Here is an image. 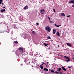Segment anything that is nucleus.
I'll list each match as a JSON object with an SVG mask.
<instances>
[{
	"instance_id": "nucleus-3",
	"label": "nucleus",
	"mask_w": 74,
	"mask_h": 74,
	"mask_svg": "<svg viewBox=\"0 0 74 74\" xmlns=\"http://www.w3.org/2000/svg\"><path fill=\"white\" fill-rule=\"evenodd\" d=\"M18 50L20 52H23V49L22 47L19 48Z\"/></svg>"
},
{
	"instance_id": "nucleus-48",
	"label": "nucleus",
	"mask_w": 74,
	"mask_h": 74,
	"mask_svg": "<svg viewBox=\"0 0 74 74\" xmlns=\"http://www.w3.org/2000/svg\"><path fill=\"white\" fill-rule=\"evenodd\" d=\"M73 0V1H74V0Z\"/></svg>"
},
{
	"instance_id": "nucleus-24",
	"label": "nucleus",
	"mask_w": 74,
	"mask_h": 74,
	"mask_svg": "<svg viewBox=\"0 0 74 74\" xmlns=\"http://www.w3.org/2000/svg\"><path fill=\"white\" fill-rule=\"evenodd\" d=\"M37 68H39V67H40V66H39V65H37Z\"/></svg>"
},
{
	"instance_id": "nucleus-11",
	"label": "nucleus",
	"mask_w": 74,
	"mask_h": 74,
	"mask_svg": "<svg viewBox=\"0 0 74 74\" xmlns=\"http://www.w3.org/2000/svg\"><path fill=\"white\" fill-rule=\"evenodd\" d=\"M54 25H55V26H56V27H59V26H60V25H56V24H55Z\"/></svg>"
},
{
	"instance_id": "nucleus-47",
	"label": "nucleus",
	"mask_w": 74,
	"mask_h": 74,
	"mask_svg": "<svg viewBox=\"0 0 74 74\" xmlns=\"http://www.w3.org/2000/svg\"><path fill=\"white\" fill-rule=\"evenodd\" d=\"M73 59H74V58H73Z\"/></svg>"
},
{
	"instance_id": "nucleus-32",
	"label": "nucleus",
	"mask_w": 74,
	"mask_h": 74,
	"mask_svg": "<svg viewBox=\"0 0 74 74\" xmlns=\"http://www.w3.org/2000/svg\"><path fill=\"white\" fill-rule=\"evenodd\" d=\"M34 64H35L36 63L35 62H34Z\"/></svg>"
},
{
	"instance_id": "nucleus-16",
	"label": "nucleus",
	"mask_w": 74,
	"mask_h": 74,
	"mask_svg": "<svg viewBox=\"0 0 74 74\" xmlns=\"http://www.w3.org/2000/svg\"><path fill=\"white\" fill-rule=\"evenodd\" d=\"M47 38L48 39H50V40H51V37L50 36H49Z\"/></svg>"
},
{
	"instance_id": "nucleus-40",
	"label": "nucleus",
	"mask_w": 74,
	"mask_h": 74,
	"mask_svg": "<svg viewBox=\"0 0 74 74\" xmlns=\"http://www.w3.org/2000/svg\"><path fill=\"white\" fill-rule=\"evenodd\" d=\"M3 8H5V7L4 6V7H3Z\"/></svg>"
},
{
	"instance_id": "nucleus-38",
	"label": "nucleus",
	"mask_w": 74,
	"mask_h": 74,
	"mask_svg": "<svg viewBox=\"0 0 74 74\" xmlns=\"http://www.w3.org/2000/svg\"><path fill=\"white\" fill-rule=\"evenodd\" d=\"M59 56H62V55H59Z\"/></svg>"
},
{
	"instance_id": "nucleus-23",
	"label": "nucleus",
	"mask_w": 74,
	"mask_h": 74,
	"mask_svg": "<svg viewBox=\"0 0 74 74\" xmlns=\"http://www.w3.org/2000/svg\"><path fill=\"white\" fill-rule=\"evenodd\" d=\"M14 43H16V44H18V42L16 41H15Z\"/></svg>"
},
{
	"instance_id": "nucleus-7",
	"label": "nucleus",
	"mask_w": 74,
	"mask_h": 74,
	"mask_svg": "<svg viewBox=\"0 0 74 74\" xmlns=\"http://www.w3.org/2000/svg\"><path fill=\"white\" fill-rule=\"evenodd\" d=\"M0 11L1 12H5V9L1 10Z\"/></svg>"
},
{
	"instance_id": "nucleus-12",
	"label": "nucleus",
	"mask_w": 74,
	"mask_h": 74,
	"mask_svg": "<svg viewBox=\"0 0 74 74\" xmlns=\"http://www.w3.org/2000/svg\"><path fill=\"white\" fill-rule=\"evenodd\" d=\"M56 32V31L55 29H53V34H55Z\"/></svg>"
},
{
	"instance_id": "nucleus-20",
	"label": "nucleus",
	"mask_w": 74,
	"mask_h": 74,
	"mask_svg": "<svg viewBox=\"0 0 74 74\" xmlns=\"http://www.w3.org/2000/svg\"><path fill=\"white\" fill-rule=\"evenodd\" d=\"M43 44L44 45H45V46H47V45H48V44H46L45 43H44Z\"/></svg>"
},
{
	"instance_id": "nucleus-46",
	"label": "nucleus",
	"mask_w": 74,
	"mask_h": 74,
	"mask_svg": "<svg viewBox=\"0 0 74 74\" xmlns=\"http://www.w3.org/2000/svg\"><path fill=\"white\" fill-rule=\"evenodd\" d=\"M0 44H1V43H0Z\"/></svg>"
},
{
	"instance_id": "nucleus-35",
	"label": "nucleus",
	"mask_w": 74,
	"mask_h": 74,
	"mask_svg": "<svg viewBox=\"0 0 74 74\" xmlns=\"http://www.w3.org/2000/svg\"><path fill=\"white\" fill-rule=\"evenodd\" d=\"M21 66H23V64H21Z\"/></svg>"
},
{
	"instance_id": "nucleus-33",
	"label": "nucleus",
	"mask_w": 74,
	"mask_h": 74,
	"mask_svg": "<svg viewBox=\"0 0 74 74\" xmlns=\"http://www.w3.org/2000/svg\"><path fill=\"white\" fill-rule=\"evenodd\" d=\"M66 59H69V58L68 57H66Z\"/></svg>"
},
{
	"instance_id": "nucleus-8",
	"label": "nucleus",
	"mask_w": 74,
	"mask_h": 74,
	"mask_svg": "<svg viewBox=\"0 0 74 74\" xmlns=\"http://www.w3.org/2000/svg\"><path fill=\"white\" fill-rule=\"evenodd\" d=\"M44 70V71H48V69L47 68H44L43 69Z\"/></svg>"
},
{
	"instance_id": "nucleus-43",
	"label": "nucleus",
	"mask_w": 74,
	"mask_h": 74,
	"mask_svg": "<svg viewBox=\"0 0 74 74\" xmlns=\"http://www.w3.org/2000/svg\"><path fill=\"white\" fill-rule=\"evenodd\" d=\"M54 60H56V59L54 58Z\"/></svg>"
},
{
	"instance_id": "nucleus-26",
	"label": "nucleus",
	"mask_w": 74,
	"mask_h": 74,
	"mask_svg": "<svg viewBox=\"0 0 74 74\" xmlns=\"http://www.w3.org/2000/svg\"><path fill=\"white\" fill-rule=\"evenodd\" d=\"M53 11H54V12H56L55 9H53Z\"/></svg>"
},
{
	"instance_id": "nucleus-18",
	"label": "nucleus",
	"mask_w": 74,
	"mask_h": 74,
	"mask_svg": "<svg viewBox=\"0 0 74 74\" xmlns=\"http://www.w3.org/2000/svg\"><path fill=\"white\" fill-rule=\"evenodd\" d=\"M60 70H61V68H59L58 71H59H59H60Z\"/></svg>"
},
{
	"instance_id": "nucleus-31",
	"label": "nucleus",
	"mask_w": 74,
	"mask_h": 74,
	"mask_svg": "<svg viewBox=\"0 0 74 74\" xmlns=\"http://www.w3.org/2000/svg\"><path fill=\"white\" fill-rule=\"evenodd\" d=\"M68 62H69V61H70V60L68 59Z\"/></svg>"
},
{
	"instance_id": "nucleus-13",
	"label": "nucleus",
	"mask_w": 74,
	"mask_h": 74,
	"mask_svg": "<svg viewBox=\"0 0 74 74\" xmlns=\"http://www.w3.org/2000/svg\"><path fill=\"white\" fill-rule=\"evenodd\" d=\"M2 1H3L2 0H0V4H2V5H3V3H2Z\"/></svg>"
},
{
	"instance_id": "nucleus-44",
	"label": "nucleus",
	"mask_w": 74,
	"mask_h": 74,
	"mask_svg": "<svg viewBox=\"0 0 74 74\" xmlns=\"http://www.w3.org/2000/svg\"><path fill=\"white\" fill-rule=\"evenodd\" d=\"M43 64H43V63L42 64V65H43Z\"/></svg>"
},
{
	"instance_id": "nucleus-37",
	"label": "nucleus",
	"mask_w": 74,
	"mask_h": 74,
	"mask_svg": "<svg viewBox=\"0 0 74 74\" xmlns=\"http://www.w3.org/2000/svg\"><path fill=\"white\" fill-rule=\"evenodd\" d=\"M66 62H68V60H66Z\"/></svg>"
},
{
	"instance_id": "nucleus-42",
	"label": "nucleus",
	"mask_w": 74,
	"mask_h": 74,
	"mask_svg": "<svg viewBox=\"0 0 74 74\" xmlns=\"http://www.w3.org/2000/svg\"><path fill=\"white\" fill-rule=\"evenodd\" d=\"M58 47H59V45H58Z\"/></svg>"
},
{
	"instance_id": "nucleus-34",
	"label": "nucleus",
	"mask_w": 74,
	"mask_h": 74,
	"mask_svg": "<svg viewBox=\"0 0 74 74\" xmlns=\"http://www.w3.org/2000/svg\"><path fill=\"white\" fill-rule=\"evenodd\" d=\"M59 73L60 74H62V73H61V72H60Z\"/></svg>"
},
{
	"instance_id": "nucleus-2",
	"label": "nucleus",
	"mask_w": 74,
	"mask_h": 74,
	"mask_svg": "<svg viewBox=\"0 0 74 74\" xmlns=\"http://www.w3.org/2000/svg\"><path fill=\"white\" fill-rule=\"evenodd\" d=\"M40 13L42 15L45 13V10L43 9H42L40 11Z\"/></svg>"
},
{
	"instance_id": "nucleus-1",
	"label": "nucleus",
	"mask_w": 74,
	"mask_h": 74,
	"mask_svg": "<svg viewBox=\"0 0 74 74\" xmlns=\"http://www.w3.org/2000/svg\"><path fill=\"white\" fill-rule=\"evenodd\" d=\"M45 29L48 32H51V27L48 26H47L45 27Z\"/></svg>"
},
{
	"instance_id": "nucleus-39",
	"label": "nucleus",
	"mask_w": 74,
	"mask_h": 74,
	"mask_svg": "<svg viewBox=\"0 0 74 74\" xmlns=\"http://www.w3.org/2000/svg\"><path fill=\"white\" fill-rule=\"evenodd\" d=\"M64 58H66V56H64Z\"/></svg>"
},
{
	"instance_id": "nucleus-21",
	"label": "nucleus",
	"mask_w": 74,
	"mask_h": 74,
	"mask_svg": "<svg viewBox=\"0 0 74 74\" xmlns=\"http://www.w3.org/2000/svg\"><path fill=\"white\" fill-rule=\"evenodd\" d=\"M54 73H57V74H59V73L57 71H55Z\"/></svg>"
},
{
	"instance_id": "nucleus-9",
	"label": "nucleus",
	"mask_w": 74,
	"mask_h": 74,
	"mask_svg": "<svg viewBox=\"0 0 74 74\" xmlns=\"http://www.w3.org/2000/svg\"><path fill=\"white\" fill-rule=\"evenodd\" d=\"M61 16H65V14L64 13H62L61 14Z\"/></svg>"
},
{
	"instance_id": "nucleus-28",
	"label": "nucleus",
	"mask_w": 74,
	"mask_h": 74,
	"mask_svg": "<svg viewBox=\"0 0 74 74\" xmlns=\"http://www.w3.org/2000/svg\"><path fill=\"white\" fill-rule=\"evenodd\" d=\"M36 25H39V23H36Z\"/></svg>"
},
{
	"instance_id": "nucleus-17",
	"label": "nucleus",
	"mask_w": 74,
	"mask_h": 74,
	"mask_svg": "<svg viewBox=\"0 0 74 74\" xmlns=\"http://www.w3.org/2000/svg\"><path fill=\"white\" fill-rule=\"evenodd\" d=\"M40 67L41 69H43V66L42 65L40 66Z\"/></svg>"
},
{
	"instance_id": "nucleus-22",
	"label": "nucleus",
	"mask_w": 74,
	"mask_h": 74,
	"mask_svg": "<svg viewBox=\"0 0 74 74\" xmlns=\"http://www.w3.org/2000/svg\"><path fill=\"white\" fill-rule=\"evenodd\" d=\"M49 22H50V23H53V21H50Z\"/></svg>"
},
{
	"instance_id": "nucleus-36",
	"label": "nucleus",
	"mask_w": 74,
	"mask_h": 74,
	"mask_svg": "<svg viewBox=\"0 0 74 74\" xmlns=\"http://www.w3.org/2000/svg\"><path fill=\"white\" fill-rule=\"evenodd\" d=\"M48 50H50V48H49L48 49Z\"/></svg>"
},
{
	"instance_id": "nucleus-4",
	"label": "nucleus",
	"mask_w": 74,
	"mask_h": 74,
	"mask_svg": "<svg viewBox=\"0 0 74 74\" xmlns=\"http://www.w3.org/2000/svg\"><path fill=\"white\" fill-rule=\"evenodd\" d=\"M28 8L29 7L28 6L26 5L24 8V10H27V9H28Z\"/></svg>"
},
{
	"instance_id": "nucleus-6",
	"label": "nucleus",
	"mask_w": 74,
	"mask_h": 74,
	"mask_svg": "<svg viewBox=\"0 0 74 74\" xmlns=\"http://www.w3.org/2000/svg\"><path fill=\"white\" fill-rule=\"evenodd\" d=\"M66 44H67V45H68V46H69V47H71V45L69 43H66Z\"/></svg>"
},
{
	"instance_id": "nucleus-30",
	"label": "nucleus",
	"mask_w": 74,
	"mask_h": 74,
	"mask_svg": "<svg viewBox=\"0 0 74 74\" xmlns=\"http://www.w3.org/2000/svg\"><path fill=\"white\" fill-rule=\"evenodd\" d=\"M71 67H72V66H69L68 68H71Z\"/></svg>"
},
{
	"instance_id": "nucleus-10",
	"label": "nucleus",
	"mask_w": 74,
	"mask_h": 74,
	"mask_svg": "<svg viewBox=\"0 0 74 74\" xmlns=\"http://www.w3.org/2000/svg\"><path fill=\"white\" fill-rule=\"evenodd\" d=\"M56 34L58 36H60V34H59V32H57Z\"/></svg>"
},
{
	"instance_id": "nucleus-45",
	"label": "nucleus",
	"mask_w": 74,
	"mask_h": 74,
	"mask_svg": "<svg viewBox=\"0 0 74 74\" xmlns=\"http://www.w3.org/2000/svg\"><path fill=\"white\" fill-rule=\"evenodd\" d=\"M30 63V62H29V63Z\"/></svg>"
},
{
	"instance_id": "nucleus-25",
	"label": "nucleus",
	"mask_w": 74,
	"mask_h": 74,
	"mask_svg": "<svg viewBox=\"0 0 74 74\" xmlns=\"http://www.w3.org/2000/svg\"><path fill=\"white\" fill-rule=\"evenodd\" d=\"M66 17H68V18H70V15L66 16Z\"/></svg>"
},
{
	"instance_id": "nucleus-19",
	"label": "nucleus",
	"mask_w": 74,
	"mask_h": 74,
	"mask_svg": "<svg viewBox=\"0 0 74 74\" xmlns=\"http://www.w3.org/2000/svg\"><path fill=\"white\" fill-rule=\"evenodd\" d=\"M32 34H36V32L34 31H33L32 32Z\"/></svg>"
},
{
	"instance_id": "nucleus-27",
	"label": "nucleus",
	"mask_w": 74,
	"mask_h": 74,
	"mask_svg": "<svg viewBox=\"0 0 74 74\" xmlns=\"http://www.w3.org/2000/svg\"><path fill=\"white\" fill-rule=\"evenodd\" d=\"M42 63H43V64H45V65H46V66H47V64H45V63H44V62H42Z\"/></svg>"
},
{
	"instance_id": "nucleus-41",
	"label": "nucleus",
	"mask_w": 74,
	"mask_h": 74,
	"mask_svg": "<svg viewBox=\"0 0 74 74\" xmlns=\"http://www.w3.org/2000/svg\"><path fill=\"white\" fill-rule=\"evenodd\" d=\"M24 62H25V63H26V61H25Z\"/></svg>"
},
{
	"instance_id": "nucleus-5",
	"label": "nucleus",
	"mask_w": 74,
	"mask_h": 74,
	"mask_svg": "<svg viewBox=\"0 0 74 74\" xmlns=\"http://www.w3.org/2000/svg\"><path fill=\"white\" fill-rule=\"evenodd\" d=\"M69 3L70 4H71V3H72V4H74V1H71L69 2Z\"/></svg>"
},
{
	"instance_id": "nucleus-14",
	"label": "nucleus",
	"mask_w": 74,
	"mask_h": 74,
	"mask_svg": "<svg viewBox=\"0 0 74 74\" xmlns=\"http://www.w3.org/2000/svg\"><path fill=\"white\" fill-rule=\"evenodd\" d=\"M62 69L64 71H66V69L64 67H62Z\"/></svg>"
},
{
	"instance_id": "nucleus-15",
	"label": "nucleus",
	"mask_w": 74,
	"mask_h": 74,
	"mask_svg": "<svg viewBox=\"0 0 74 74\" xmlns=\"http://www.w3.org/2000/svg\"><path fill=\"white\" fill-rule=\"evenodd\" d=\"M50 71L51 73H53L55 72H54V71L53 70H50Z\"/></svg>"
},
{
	"instance_id": "nucleus-29",
	"label": "nucleus",
	"mask_w": 74,
	"mask_h": 74,
	"mask_svg": "<svg viewBox=\"0 0 74 74\" xmlns=\"http://www.w3.org/2000/svg\"><path fill=\"white\" fill-rule=\"evenodd\" d=\"M48 18L49 19V20H50V18H49V16L48 17Z\"/></svg>"
}]
</instances>
